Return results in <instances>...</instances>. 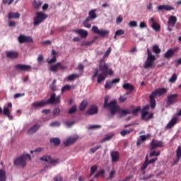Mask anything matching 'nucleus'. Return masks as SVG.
<instances>
[{
	"mask_svg": "<svg viewBox=\"0 0 181 181\" xmlns=\"http://www.w3.org/2000/svg\"><path fill=\"white\" fill-rule=\"evenodd\" d=\"M15 69H16V70H21V71H30L32 66L30 65L18 64L15 65Z\"/></svg>",
	"mask_w": 181,
	"mask_h": 181,
	"instance_id": "11",
	"label": "nucleus"
},
{
	"mask_svg": "<svg viewBox=\"0 0 181 181\" xmlns=\"http://www.w3.org/2000/svg\"><path fill=\"white\" fill-rule=\"evenodd\" d=\"M134 130L133 129H124L120 132V135H122V136H125V135H129L130 132H133Z\"/></svg>",
	"mask_w": 181,
	"mask_h": 181,
	"instance_id": "40",
	"label": "nucleus"
},
{
	"mask_svg": "<svg viewBox=\"0 0 181 181\" xmlns=\"http://www.w3.org/2000/svg\"><path fill=\"white\" fill-rule=\"evenodd\" d=\"M59 66H60V62H58L56 64L51 66L49 67L50 71L56 73L59 70Z\"/></svg>",
	"mask_w": 181,
	"mask_h": 181,
	"instance_id": "33",
	"label": "nucleus"
},
{
	"mask_svg": "<svg viewBox=\"0 0 181 181\" xmlns=\"http://www.w3.org/2000/svg\"><path fill=\"white\" fill-rule=\"evenodd\" d=\"M42 151H43V148L38 147L35 150H31L30 152V153H34V152H36L37 153H38L39 152H42Z\"/></svg>",
	"mask_w": 181,
	"mask_h": 181,
	"instance_id": "59",
	"label": "nucleus"
},
{
	"mask_svg": "<svg viewBox=\"0 0 181 181\" xmlns=\"http://www.w3.org/2000/svg\"><path fill=\"white\" fill-rule=\"evenodd\" d=\"M99 70H100L103 76H112L114 71L110 68V65L105 63L104 58H102L99 62Z\"/></svg>",
	"mask_w": 181,
	"mask_h": 181,
	"instance_id": "4",
	"label": "nucleus"
},
{
	"mask_svg": "<svg viewBox=\"0 0 181 181\" xmlns=\"http://www.w3.org/2000/svg\"><path fill=\"white\" fill-rule=\"evenodd\" d=\"M177 98H179V95L177 93L168 95L167 97V105H173V104L177 103Z\"/></svg>",
	"mask_w": 181,
	"mask_h": 181,
	"instance_id": "8",
	"label": "nucleus"
},
{
	"mask_svg": "<svg viewBox=\"0 0 181 181\" xmlns=\"http://www.w3.org/2000/svg\"><path fill=\"white\" fill-rule=\"evenodd\" d=\"M42 162H48L50 165H56L59 163V160L55 159H42Z\"/></svg>",
	"mask_w": 181,
	"mask_h": 181,
	"instance_id": "35",
	"label": "nucleus"
},
{
	"mask_svg": "<svg viewBox=\"0 0 181 181\" xmlns=\"http://www.w3.org/2000/svg\"><path fill=\"white\" fill-rule=\"evenodd\" d=\"M74 124H75L74 121L66 122L65 123V125H66V127H68V128H71V127H73V125H74Z\"/></svg>",
	"mask_w": 181,
	"mask_h": 181,
	"instance_id": "61",
	"label": "nucleus"
},
{
	"mask_svg": "<svg viewBox=\"0 0 181 181\" xmlns=\"http://www.w3.org/2000/svg\"><path fill=\"white\" fill-rule=\"evenodd\" d=\"M122 88L124 90H129V91H134V85H131L130 83H124L122 86Z\"/></svg>",
	"mask_w": 181,
	"mask_h": 181,
	"instance_id": "32",
	"label": "nucleus"
},
{
	"mask_svg": "<svg viewBox=\"0 0 181 181\" xmlns=\"http://www.w3.org/2000/svg\"><path fill=\"white\" fill-rule=\"evenodd\" d=\"M163 146V142L153 139L151 143V151L156 149V148H162Z\"/></svg>",
	"mask_w": 181,
	"mask_h": 181,
	"instance_id": "13",
	"label": "nucleus"
},
{
	"mask_svg": "<svg viewBox=\"0 0 181 181\" xmlns=\"http://www.w3.org/2000/svg\"><path fill=\"white\" fill-rule=\"evenodd\" d=\"M40 128V124H35L33 127H31L27 132V134L28 135H32V134H35V132H37Z\"/></svg>",
	"mask_w": 181,
	"mask_h": 181,
	"instance_id": "16",
	"label": "nucleus"
},
{
	"mask_svg": "<svg viewBox=\"0 0 181 181\" xmlns=\"http://www.w3.org/2000/svg\"><path fill=\"white\" fill-rule=\"evenodd\" d=\"M177 159H180L181 158V146H179L176 150Z\"/></svg>",
	"mask_w": 181,
	"mask_h": 181,
	"instance_id": "48",
	"label": "nucleus"
},
{
	"mask_svg": "<svg viewBox=\"0 0 181 181\" xmlns=\"http://www.w3.org/2000/svg\"><path fill=\"white\" fill-rule=\"evenodd\" d=\"M120 103H125L127 100V97L121 95L119 98Z\"/></svg>",
	"mask_w": 181,
	"mask_h": 181,
	"instance_id": "64",
	"label": "nucleus"
},
{
	"mask_svg": "<svg viewBox=\"0 0 181 181\" xmlns=\"http://www.w3.org/2000/svg\"><path fill=\"white\" fill-rule=\"evenodd\" d=\"M141 111V106H139L132 110V114L133 115H138V113Z\"/></svg>",
	"mask_w": 181,
	"mask_h": 181,
	"instance_id": "49",
	"label": "nucleus"
},
{
	"mask_svg": "<svg viewBox=\"0 0 181 181\" xmlns=\"http://www.w3.org/2000/svg\"><path fill=\"white\" fill-rule=\"evenodd\" d=\"M176 22H177V18L175 16H170L168 21V30H169V32L173 30L172 28H174L175 25H176Z\"/></svg>",
	"mask_w": 181,
	"mask_h": 181,
	"instance_id": "9",
	"label": "nucleus"
},
{
	"mask_svg": "<svg viewBox=\"0 0 181 181\" xmlns=\"http://www.w3.org/2000/svg\"><path fill=\"white\" fill-rule=\"evenodd\" d=\"M53 115H54L55 117L60 115V108L59 107H56L55 109H54Z\"/></svg>",
	"mask_w": 181,
	"mask_h": 181,
	"instance_id": "50",
	"label": "nucleus"
},
{
	"mask_svg": "<svg viewBox=\"0 0 181 181\" xmlns=\"http://www.w3.org/2000/svg\"><path fill=\"white\" fill-rule=\"evenodd\" d=\"M8 19H19L21 14L19 13L10 12L8 15Z\"/></svg>",
	"mask_w": 181,
	"mask_h": 181,
	"instance_id": "26",
	"label": "nucleus"
},
{
	"mask_svg": "<svg viewBox=\"0 0 181 181\" xmlns=\"http://www.w3.org/2000/svg\"><path fill=\"white\" fill-rule=\"evenodd\" d=\"M98 167L97 165H93L90 168V176H93V175H94V173H95V172L97 171Z\"/></svg>",
	"mask_w": 181,
	"mask_h": 181,
	"instance_id": "51",
	"label": "nucleus"
},
{
	"mask_svg": "<svg viewBox=\"0 0 181 181\" xmlns=\"http://www.w3.org/2000/svg\"><path fill=\"white\" fill-rule=\"evenodd\" d=\"M160 155V151L156 152V151H153L149 153V158H154L155 156H159Z\"/></svg>",
	"mask_w": 181,
	"mask_h": 181,
	"instance_id": "41",
	"label": "nucleus"
},
{
	"mask_svg": "<svg viewBox=\"0 0 181 181\" xmlns=\"http://www.w3.org/2000/svg\"><path fill=\"white\" fill-rule=\"evenodd\" d=\"M71 88H73V86L71 85H65L62 88V93H64V91H69V90H71Z\"/></svg>",
	"mask_w": 181,
	"mask_h": 181,
	"instance_id": "43",
	"label": "nucleus"
},
{
	"mask_svg": "<svg viewBox=\"0 0 181 181\" xmlns=\"http://www.w3.org/2000/svg\"><path fill=\"white\" fill-rule=\"evenodd\" d=\"M98 112V107L96 106H90V107L86 111L87 115H95Z\"/></svg>",
	"mask_w": 181,
	"mask_h": 181,
	"instance_id": "19",
	"label": "nucleus"
},
{
	"mask_svg": "<svg viewBox=\"0 0 181 181\" xmlns=\"http://www.w3.org/2000/svg\"><path fill=\"white\" fill-rule=\"evenodd\" d=\"M111 156H112V159H119V152L112 151Z\"/></svg>",
	"mask_w": 181,
	"mask_h": 181,
	"instance_id": "39",
	"label": "nucleus"
},
{
	"mask_svg": "<svg viewBox=\"0 0 181 181\" xmlns=\"http://www.w3.org/2000/svg\"><path fill=\"white\" fill-rule=\"evenodd\" d=\"M52 54L54 55L53 57L49 61H47L48 64H53V63H56V62H57V57H56L57 53L54 49L52 50Z\"/></svg>",
	"mask_w": 181,
	"mask_h": 181,
	"instance_id": "27",
	"label": "nucleus"
},
{
	"mask_svg": "<svg viewBox=\"0 0 181 181\" xmlns=\"http://www.w3.org/2000/svg\"><path fill=\"white\" fill-rule=\"evenodd\" d=\"M76 112H77V105H74L69 110L68 114H74Z\"/></svg>",
	"mask_w": 181,
	"mask_h": 181,
	"instance_id": "44",
	"label": "nucleus"
},
{
	"mask_svg": "<svg viewBox=\"0 0 181 181\" xmlns=\"http://www.w3.org/2000/svg\"><path fill=\"white\" fill-rule=\"evenodd\" d=\"M13 1L14 0H2V2L5 5H6V4H8V5H11V4H13Z\"/></svg>",
	"mask_w": 181,
	"mask_h": 181,
	"instance_id": "62",
	"label": "nucleus"
},
{
	"mask_svg": "<svg viewBox=\"0 0 181 181\" xmlns=\"http://www.w3.org/2000/svg\"><path fill=\"white\" fill-rule=\"evenodd\" d=\"M49 142L51 144H54V146H59V145H60L62 141L59 138H52L50 139Z\"/></svg>",
	"mask_w": 181,
	"mask_h": 181,
	"instance_id": "29",
	"label": "nucleus"
},
{
	"mask_svg": "<svg viewBox=\"0 0 181 181\" xmlns=\"http://www.w3.org/2000/svg\"><path fill=\"white\" fill-rule=\"evenodd\" d=\"M129 25L130 28H136V26H138V23L135 21H132L129 23Z\"/></svg>",
	"mask_w": 181,
	"mask_h": 181,
	"instance_id": "54",
	"label": "nucleus"
},
{
	"mask_svg": "<svg viewBox=\"0 0 181 181\" xmlns=\"http://www.w3.org/2000/svg\"><path fill=\"white\" fill-rule=\"evenodd\" d=\"M175 11V7L169 5H160L158 7V11Z\"/></svg>",
	"mask_w": 181,
	"mask_h": 181,
	"instance_id": "23",
	"label": "nucleus"
},
{
	"mask_svg": "<svg viewBox=\"0 0 181 181\" xmlns=\"http://www.w3.org/2000/svg\"><path fill=\"white\" fill-rule=\"evenodd\" d=\"M42 4H43V2H42V1L34 0L33 4V8H34V9H39L40 7L42 6Z\"/></svg>",
	"mask_w": 181,
	"mask_h": 181,
	"instance_id": "28",
	"label": "nucleus"
},
{
	"mask_svg": "<svg viewBox=\"0 0 181 181\" xmlns=\"http://www.w3.org/2000/svg\"><path fill=\"white\" fill-rule=\"evenodd\" d=\"M80 75L77 74H72L67 77L68 81H74L76 78H79Z\"/></svg>",
	"mask_w": 181,
	"mask_h": 181,
	"instance_id": "30",
	"label": "nucleus"
},
{
	"mask_svg": "<svg viewBox=\"0 0 181 181\" xmlns=\"http://www.w3.org/2000/svg\"><path fill=\"white\" fill-rule=\"evenodd\" d=\"M77 139H78V136L69 137L66 141H64V145L65 146H70V145H73V144H74Z\"/></svg>",
	"mask_w": 181,
	"mask_h": 181,
	"instance_id": "17",
	"label": "nucleus"
},
{
	"mask_svg": "<svg viewBox=\"0 0 181 181\" xmlns=\"http://www.w3.org/2000/svg\"><path fill=\"white\" fill-rule=\"evenodd\" d=\"M116 36H122V35H124L125 31L124 30H117L116 32Z\"/></svg>",
	"mask_w": 181,
	"mask_h": 181,
	"instance_id": "56",
	"label": "nucleus"
},
{
	"mask_svg": "<svg viewBox=\"0 0 181 181\" xmlns=\"http://www.w3.org/2000/svg\"><path fill=\"white\" fill-rule=\"evenodd\" d=\"M92 32L96 35H100L102 37H105V36H108V35H110V30L104 29L100 30L97 25H93L92 27Z\"/></svg>",
	"mask_w": 181,
	"mask_h": 181,
	"instance_id": "7",
	"label": "nucleus"
},
{
	"mask_svg": "<svg viewBox=\"0 0 181 181\" xmlns=\"http://www.w3.org/2000/svg\"><path fill=\"white\" fill-rule=\"evenodd\" d=\"M139 28L141 29H145L146 28V22H141L139 25Z\"/></svg>",
	"mask_w": 181,
	"mask_h": 181,
	"instance_id": "63",
	"label": "nucleus"
},
{
	"mask_svg": "<svg viewBox=\"0 0 181 181\" xmlns=\"http://www.w3.org/2000/svg\"><path fill=\"white\" fill-rule=\"evenodd\" d=\"M140 113L141 114V118L143 119H146V121H149V119H152L153 118V113H151L147 117L146 115L149 114L148 111L141 110Z\"/></svg>",
	"mask_w": 181,
	"mask_h": 181,
	"instance_id": "15",
	"label": "nucleus"
},
{
	"mask_svg": "<svg viewBox=\"0 0 181 181\" xmlns=\"http://www.w3.org/2000/svg\"><path fill=\"white\" fill-rule=\"evenodd\" d=\"M57 82V81L54 79L53 80L52 83L49 85V88H51L52 91H56L57 90V86H56Z\"/></svg>",
	"mask_w": 181,
	"mask_h": 181,
	"instance_id": "37",
	"label": "nucleus"
},
{
	"mask_svg": "<svg viewBox=\"0 0 181 181\" xmlns=\"http://www.w3.org/2000/svg\"><path fill=\"white\" fill-rule=\"evenodd\" d=\"M17 159H31V158H30V154L24 153V154L21 155Z\"/></svg>",
	"mask_w": 181,
	"mask_h": 181,
	"instance_id": "47",
	"label": "nucleus"
},
{
	"mask_svg": "<svg viewBox=\"0 0 181 181\" xmlns=\"http://www.w3.org/2000/svg\"><path fill=\"white\" fill-rule=\"evenodd\" d=\"M49 127H60V122L55 121L50 123Z\"/></svg>",
	"mask_w": 181,
	"mask_h": 181,
	"instance_id": "60",
	"label": "nucleus"
},
{
	"mask_svg": "<svg viewBox=\"0 0 181 181\" xmlns=\"http://www.w3.org/2000/svg\"><path fill=\"white\" fill-rule=\"evenodd\" d=\"M0 181H6V172L4 170H0Z\"/></svg>",
	"mask_w": 181,
	"mask_h": 181,
	"instance_id": "34",
	"label": "nucleus"
},
{
	"mask_svg": "<svg viewBox=\"0 0 181 181\" xmlns=\"http://www.w3.org/2000/svg\"><path fill=\"white\" fill-rule=\"evenodd\" d=\"M60 95L56 96V93H52L48 100H41L40 102H35L32 104L34 108H42L47 105V104H60Z\"/></svg>",
	"mask_w": 181,
	"mask_h": 181,
	"instance_id": "2",
	"label": "nucleus"
},
{
	"mask_svg": "<svg viewBox=\"0 0 181 181\" xmlns=\"http://www.w3.org/2000/svg\"><path fill=\"white\" fill-rule=\"evenodd\" d=\"M96 11V9H93L89 11L88 16L86 18L87 21L93 22V21L97 19V14L95 13Z\"/></svg>",
	"mask_w": 181,
	"mask_h": 181,
	"instance_id": "18",
	"label": "nucleus"
},
{
	"mask_svg": "<svg viewBox=\"0 0 181 181\" xmlns=\"http://www.w3.org/2000/svg\"><path fill=\"white\" fill-rule=\"evenodd\" d=\"M112 49L111 48V47H110L105 52V54L103 56V59H105V57H108V56H110L111 52H112Z\"/></svg>",
	"mask_w": 181,
	"mask_h": 181,
	"instance_id": "52",
	"label": "nucleus"
},
{
	"mask_svg": "<svg viewBox=\"0 0 181 181\" xmlns=\"http://www.w3.org/2000/svg\"><path fill=\"white\" fill-rule=\"evenodd\" d=\"M13 162L14 165H16L17 166H22L23 168L26 166V160L25 159H16Z\"/></svg>",
	"mask_w": 181,
	"mask_h": 181,
	"instance_id": "22",
	"label": "nucleus"
},
{
	"mask_svg": "<svg viewBox=\"0 0 181 181\" xmlns=\"http://www.w3.org/2000/svg\"><path fill=\"white\" fill-rule=\"evenodd\" d=\"M176 53V49H169L164 54V57L165 59H170V57H173V54Z\"/></svg>",
	"mask_w": 181,
	"mask_h": 181,
	"instance_id": "24",
	"label": "nucleus"
},
{
	"mask_svg": "<svg viewBox=\"0 0 181 181\" xmlns=\"http://www.w3.org/2000/svg\"><path fill=\"white\" fill-rule=\"evenodd\" d=\"M76 33L81 35V39H86V37L88 36V32H87L86 30L79 29L76 30Z\"/></svg>",
	"mask_w": 181,
	"mask_h": 181,
	"instance_id": "25",
	"label": "nucleus"
},
{
	"mask_svg": "<svg viewBox=\"0 0 181 181\" xmlns=\"http://www.w3.org/2000/svg\"><path fill=\"white\" fill-rule=\"evenodd\" d=\"M95 42V40L88 41V42H83L82 44V46H90V45H93V43H94Z\"/></svg>",
	"mask_w": 181,
	"mask_h": 181,
	"instance_id": "57",
	"label": "nucleus"
},
{
	"mask_svg": "<svg viewBox=\"0 0 181 181\" xmlns=\"http://www.w3.org/2000/svg\"><path fill=\"white\" fill-rule=\"evenodd\" d=\"M153 52L156 53V54H159V53H160V48H159L158 45H154L153 46Z\"/></svg>",
	"mask_w": 181,
	"mask_h": 181,
	"instance_id": "45",
	"label": "nucleus"
},
{
	"mask_svg": "<svg viewBox=\"0 0 181 181\" xmlns=\"http://www.w3.org/2000/svg\"><path fill=\"white\" fill-rule=\"evenodd\" d=\"M108 101H110V96L107 95L105 97L103 107L110 110L111 115H115L116 112L119 113L122 117L131 114V112L127 110H121V107L117 104V100L114 99L110 103Z\"/></svg>",
	"mask_w": 181,
	"mask_h": 181,
	"instance_id": "1",
	"label": "nucleus"
},
{
	"mask_svg": "<svg viewBox=\"0 0 181 181\" xmlns=\"http://www.w3.org/2000/svg\"><path fill=\"white\" fill-rule=\"evenodd\" d=\"M120 80H121L120 78H117L113 79L112 81H106L105 88H107V90L112 88V86H115V84H118Z\"/></svg>",
	"mask_w": 181,
	"mask_h": 181,
	"instance_id": "12",
	"label": "nucleus"
},
{
	"mask_svg": "<svg viewBox=\"0 0 181 181\" xmlns=\"http://www.w3.org/2000/svg\"><path fill=\"white\" fill-rule=\"evenodd\" d=\"M88 22H91V21H87V18L83 22V25L84 28H87L88 29H90L91 28V25L88 23Z\"/></svg>",
	"mask_w": 181,
	"mask_h": 181,
	"instance_id": "46",
	"label": "nucleus"
},
{
	"mask_svg": "<svg viewBox=\"0 0 181 181\" xmlns=\"http://www.w3.org/2000/svg\"><path fill=\"white\" fill-rule=\"evenodd\" d=\"M176 122H177V117L172 118L171 120L166 125V129H170L171 128H173V127L176 125Z\"/></svg>",
	"mask_w": 181,
	"mask_h": 181,
	"instance_id": "21",
	"label": "nucleus"
},
{
	"mask_svg": "<svg viewBox=\"0 0 181 181\" xmlns=\"http://www.w3.org/2000/svg\"><path fill=\"white\" fill-rule=\"evenodd\" d=\"M151 27L156 32H159L160 30V25H159L156 22H153V24L151 25Z\"/></svg>",
	"mask_w": 181,
	"mask_h": 181,
	"instance_id": "36",
	"label": "nucleus"
},
{
	"mask_svg": "<svg viewBox=\"0 0 181 181\" xmlns=\"http://www.w3.org/2000/svg\"><path fill=\"white\" fill-rule=\"evenodd\" d=\"M36 16L34 18L33 25L34 26H39L40 23H42L46 19H47V15L42 12L35 13Z\"/></svg>",
	"mask_w": 181,
	"mask_h": 181,
	"instance_id": "6",
	"label": "nucleus"
},
{
	"mask_svg": "<svg viewBox=\"0 0 181 181\" xmlns=\"http://www.w3.org/2000/svg\"><path fill=\"white\" fill-rule=\"evenodd\" d=\"M18 42L21 44L23 43H32L33 42V39L30 36H25L24 35H21L18 37Z\"/></svg>",
	"mask_w": 181,
	"mask_h": 181,
	"instance_id": "10",
	"label": "nucleus"
},
{
	"mask_svg": "<svg viewBox=\"0 0 181 181\" xmlns=\"http://www.w3.org/2000/svg\"><path fill=\"white\" fill-rule=\"evenodd\" d=\"M101 128V125L99 124H93L88 127V129H97Z\"/></svg>",
	"mask_w": 181,
	"mask_h": 181,
	"instance_id": "53",
	"label": "nucleus"
},
{
	"mask_svg": "<svg viewBox=\"0 0 181 181\" xmlns=\"http://www.w3.org/2000/svg\"><path fill=\"white\" fill-rule=\"evenodd\" d=\"M147 59L144 65V68L145 69H151V67H153L155 61L156 60V57H155V55L152 54V52H151L149 49H147Z\"/></svg>",
	"mask_w": 181,
	"mask_h": 181,
	"instance_id": "5",
	"label": "nucleus"
},
{
	"mask_svg": "<svg viewBox=\"0 0 181 181\" xmlns=\"http://www.w3.org/2000/svg\"><path fill=\"white\" fill-rule=\"evenodd\" d=\"M167 92H168V90L165 88L156 89L154 91L151 92V93L149 95V98H150V107L152 110H153V108L156 107V100H155V98L158 97V95H163V94H166Z\"/></svg>",
	"mask_w": 181,
	"mask_h": 181,
	"instance_id": "3",
	"label": "nucleus"
},
{
	"mask_svg": "<svg viewBox=\"0 0 181 181\" xmlns=\"http://www.w3.org/2000/svg\"><path fill=\"white\" fill-rule=\"evenodd\" d=\"M3 114L6 117H7L8 119H10V121H12L13 119V116L11 115V110H9V107H4Z\"/></svg>",
	"mask_w": 181,
	"mask_h": 181,
	"instance_id": "20",
	"label": "nucleus"
},
{
	"mask_svg": "<svg viewBox=\"0 0 181 181\" xmlns=\"http://www.w3.org/2000/svg\"><path fill=\"white\" fill-rule=\"evenodd\" d=\"M148 165H149V163L148 162V159H146L141 167V170H145L148 168Z\"/></svg>",
	"mask_w": 181,
	"mask_h": 181,
	"instance_id": "58",
	"label": "nucleus"
},
{
	"mask_svg": "<svg viewBox=\"0 0 181 181\" xmlns=\"http://www.w3.org/2000/svg\"><path fill=\"white\" fill-rule=\"evenodd\" d=\"M176 80H177V74H173L171 76V78L168 80L170 83H176Z\"/></svg>",
	"mask_w": 181,
	"mask_h": 181,
	"instance_id": "42",
	"label": "nucleus"
},
{
	"mask_svg": "<svg viewBox=\"0 0 181 181\" xmlns=\"http://www.w3.org/2000/svg\"><path fill=\"white\" fill-rule=\"evenodd\" d=\"M107 77V76L103 75V74H100L98 76V83L100 84L101 83V82L104 81V80H105V78Z\"/></svg>",
	"mask_w": 181,
	"mask_h": 181,
	"instance_id": "38",
	"label": "nucleus"
},
{
	"mask_svg": "<svg viewBox=\"0 0 181 181\" xmlns=\"http://www.w3.org/2000/svg\"><path fill=\"white\" fill-rule=\"evenodd\" d=\"M6 55L8 59H18L19 57V52L18 51H7Z\"/></svg>",
	"mask_w": 181,
	"mask_h": 181,
	"instance_id": "14",
	"label": "nucleus"
},
{
	"mask_svg": "<svg viewBox=\"0 0 181 181\" xmlns=\"http://www.w3.org/2000/svg\"><path fill=\"white\" fill-rule=\"evenodd\" d=\"M87 105H88V102L87 100H83L80 105L79 110L80 111H84L85 108H87Z\"/></svg>",
	"mask_w": 181,
	"mask_h": 181,
	"instance_id": "31",
	"label": "nucleus"
},
{
	"mask_svg": "<svg viewBox=\"0 0 181 181\" xmlns=\"http://www.w3.org/2000/svg\"><path fill=\"white\" fill-rule=\"evenodd\" d=\"M100 148H101V145H99L90 148L91 153H95V152H97V151H98V149H100Z\"/></svg>",
	"mask_w": 181,
	"mask_h": 181,
	"instance_id": "55",
	"label": "nucleus"
}]
</instances>
